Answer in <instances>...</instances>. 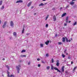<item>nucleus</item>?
<instances>
[{"label":"nucleus","instance_id":"nucleus-1","mask_svg":"<svg viewBox=\"0 0 77 77\" xmlns=\"http://www.w3.org/2000/svg\"><path fill=\"white\" fill-rule=\"evenodd\" d=\"M21 67V65H18V66H16V68H17V72L18 73H20V68Z\"/></svg>","mask_w":77,"mask_h":77},{"label":"nucleus","instance_id":"nucleus-2","mask_svg":"<svg viewBox=\"0 0 77 77\" xmlns=\"http://www.w3.org/2000/svg\"><path fill=\"white\" fill-rule=\"evenodd\" d=\"M7 74H8V75L7 76L8 77H14V75H9L10 73L8 71H7Z\"/></svg>","mask_w":77,"mask_h":77},{"label":"nucleus","instance_id":"nucleus-3","mask_svg":"<svg viewBox=\"0 0 77 77\" xmlns=\"http://www.w3.org/2000/svg\"><path fill=\"white\" fill-rule=\"evenodd\" d=\"M65 66H63L61 67V71L62 72H63L64 71Z\"/></svg>","mask_w":77,"mask_h":77},{"label":"nucleus","instance_id":"nucleus-4","mask_svg":"<svg viewBox=\"0 0 77 77\" xmlns=\"http://www.w3.org/2000/svg\"><path fill=\"white\" fill-rule=\"evenodd\" d=\"M14 22L11 21L10 22V26H11V27H12V26H14Z\"/></svg>","mask_w":77,"mask_h":77},{"label":"nucleus","instance_id":"nucleus-5","mask_svg":"<svg viewBox=\"0 0 77 77\" xmlns=\"http://www.w3.org/2000/svg\"><path fill=\"white\" fill-rule=\"evenodd\" d=\"M59 60H57V63L56 65L57 66H59Z\"/></svg>","mask_w":77,"mask_h":77},{"label":"nucleus","instance_id":"nucleus-6","mask_svg":"<svg viewBox=\"0 0 77 77\" xmlns=\"http://www.w3.org/2000/svg\"><path fill=\"white\" fill-rule=\"evenodd\" d=\"M7 23V21H6L5 22L4 25L3 26V28H5V26L6 25V24Z\"/></svg>","mask_w":77,"mask_h":77},{"label":"nucleus","instance_id":"nucleus-7","mask_svg":"<svg viewBox=\"0 0 77 77\" xmlns=\"http://www.w3.org/2000/svg\"><path fill=\"white\" fill-rule=\"evenodd\" d=\"M53 19L54 21H56V16L54 15L53 17Z\"/></svg>","mask_w":77,"mask_h":77},{"label":"nucleus","instance_id":"nucleus-8","mask_svg":"<svg viewBox=\"0 0 77 77\" xmlns=\"http://www.w3.org/2000/svg\"><path fill=\"white\" fill-rule=\"evenodd\" d=\"M54 69L55 70H57L58 72H60V71L56 67H54Z\"/></svg>","mask_w":77,"mask_h":77},{"label":"nucleus","instance_id":"nucleus-9","mask_svg":"<svg viewBox=\"0 0 77 77\" xmlns=\"http://www.w3.org/2000/svg\"><path fill=\"white\" fill-rule=\"evenodd\" d=\"M23 1L22 0H20L16 2V3H23Z\"/></svg>","mask_w":77,"mask_h":77},{"label":"nucleus","instance_id":"nucleus-10","mask_svg":"<svg viewBox=\"0 0 77 77\" xmlns=\"http://www.w3.org/2000/svg\"><path fill=\"white\" fill-rule=\"evenodd\" d=\"M32 2H30L27 5L28 7H29V6H30V5H31V4H32Z\"/></svg>","mask_w":77,"mask_h":77},{"label":"nucleus","instance_id":"nucleus-11","mask_svg":"<svg viewBox=\"0 0 77 77\" xmlns=\"http://www.w3.org/2000/svg\"><path fill=\"white\" fill-rule=\"evenodd\" d=\"M66 15V13H63V14H62L61 16L62 17H65Z\"/></svg>","mask_w":77,"mask_h":77},{"label":"nucleus","instance_id":"nucleus-12","mask_svg":"<svg viewBox=\"0 0 77 77\" xmlns=\"http://www.w3.org/2000/svg\"><path fill=\"white\" fill-rule=\"evenodd\" d=\"M66 42H70L71 41V40L70 39L68 40V39L66 37Z\"/></svg>","mask_w":77,"mask_h":77},{"label":"nucleus","instance_id":"nucleus-13","mask_svg":"<svg viewBox=\"0 0 77 77\" xmlns=\"http://www.w3.org/2000/svg\"><path fill=\"white\" fill-rule=\"evenodd\" d=\"M75 2H73L72 1L71 2H70V5H74V4Z\"/></svg>","mask_w":77,"mask_h":77},{"label":"nucleus","instance_id":"nucleus-14","mask_svg":"<svg viewBox=\"0 0 77 77\" xmlns=\"http://www.w3.org/2000/svg\"><path fill=\"white\" fill-rule=\"evenodd\" d=\"M49 42H49V40H48L47 42H45V44L46 45H48V43Z\"/></svg>","mask_w":77,"mask_h":77},{"label":"nucleus","instance_id":"nucleus-15","mask_svg":"<svg viewBox=\"0 0 77 77\" xmlns=\"http://www.w3.org/2000/svg\"><path fill=\"white\" fill-rule=\"evenodd\" d=\"M13 35L14 36H15L17 37V33L15 32H14L13 33Z\"/></svg>","mask_w":77,"mask_h":77},{"label":"nucleus","instance_id":"nucleus-16","mask_svg":"<svg viewBox=\"0 0 77 77\" xmlns=\"http://www.w3.org/2000/svg\"><path fill=\"white\" fill-rule=\"evenodd\" d=\"M62 42H65V37L63 38Z\"/></svg>","mask_w":77,"mask_h":77},{"label":"nucleus","instance_id":"nucleus-17","mask_svg":"<svg viewBox=\"0 0 77 77\" xmlns=\"http://www.w3.org/2000/svg\"><path fill=\"white\" fill-rule=\"evenodd\" d=\"M77 25V22H75L73 24V26H74Z\"/></svg>","mask_w":77,"mask_h":77},{"label":"nucleus","instance_id":"nucleus-18","mask_svg":"<svg viewBox=\"0 0 77 77\" xmlns=\"http://www.w3.org/2000/svg\"><path fill=\"white\" fill-rule=\"evenodd\" d=\"M2 3H3V1L1 0L0 2V6L2 5Z\"/></svg>","mask_w":77,"mask_h":77},{"label":"nucleus","instance_id":"nucleus-19","mask_svg":"<svg viewBox=\"0 0 77 77\" xmlns=\"http://www.w3.org/2000/svg\"><path fill=\"white\" fill-rule=\"evenodd\" d=\"M44 4L42 3H41V4L39 5V6H44Z\"/></svg>","mask_w":77,"mask_h":77},{"label":"nucleus","instance_id":"nucleus-20","mask_svg":"<svg viewBox=\"0 0 77 77\" xmlns=\"http://www.w3.org/2000/svg\"><path fill=\"white\" fill-rule=\"evenodd\" d=\"M58 45H62V42H58Z\"/></svg>","mask_w":77,"mask_h":77},{"label":"nucleus","instance_id":"nucleus-21","mask_svg":"<svg viewBox=\"0 0 77 77\" xmlns=\"http://www.w3.org/2000/svg\"><path fill=\"white\" fill-rule=\"evenodd\" d=\"M50 66H48L46 68H47V69L48 70L49 69H50Z\"/></svg>","mask_w":77,"mask_h":77},{"label":"nucleus","instance_id":"nucleus-22","mask_svg":"<svg viewBox=\"0 0 77 77\" xmlns=\"http://www.w3.org/2000/svg\"><path fill=\"white\" fill-rule=\"evenodd\" d=\"M49 17V15H47V16L46 17V19L45 20H47V18H48V17Z\"/></svg>","mask_w":77,"mask_h":77},{"label":"nucleus","instance_id":"nucleus-23","mask_svg":"<svg viewBox=\"0 0 77 77\" xmlns=\"http://www.w3.org/2000/svg\"><path fill=\"white\" fill-rule=\"evenodd\" d=\"M51 69H53L54 68V67H53V65H51Z\"/></svg>","mask_w":77,"mask_h":77},{"label":"nucleus","instance_id":"nucleus-24","mask_svg":"<svg viewBox=\"0 0 77 77\" xmlns=\"http://www.w3.org/2000/svg\"><path fill=\"white\" fill-rule=\"evenodd\" d=\"M24 32V28H23V30L22 31V33H23Z\"/></svg>","mask_w":77,"mask_h":77},{"label":"nucleus","instance_id":"nucleus-25","mask_svg":"<svg viewBox=\"0 0 77 77\" xmlns=\"http://www.w3.org/2000/svg\"><path fill=\"white\" fill-rule=\"evenodd\" d=\"M6 68H8V70H9V66L8 65H6Z\"/></svg>","mask_w":77,"mask_h":77},{"label":"nucleus","instance_id":"nucleus-26","mask_svg":"<svg viewBox=\"0 0 77 77\" xmlns=\"http://www.w3.org/2000/svg\"><path fill=\"white\" fill-rule=\"evenodd\" d=\"M24 52H26V50H23L21 51V53H24Z\"/></svg>","mask_w":77,"mask_h":77},{"label":"nucleus","instance_id":"nucleus-27","mask_svg":"<svg viewBox=\"0 0 77 77\" xmlns=\"http://www.w3.org/2000/svg\"><path fill=\"white\" fill-rule=\"evenodd\" d=\"M4 8H5V7H4V6L3 5L2 6V8H1V9H2V10Z\"/></svg>","mask_w":77,"mask_h":77},{"label":"nucleus","instance_id":"nucleus-28","mask_svg":"<svg viewBox=\"0 0 77 77\" xmlns=\"http://www.w3.org/2000/svg\"><path fill=\"white\" fill-rule=\"evenodd\" d=\"M76 68H77V67H74V68L73 69V71H75V69H76Z\"/></svg>","mask_w":77,"mask_h":77},{"label":"nucleus","instance_id":"nucleus-29","mask_svg":"<svg viewBox=\"0 0 77 77\" xmlns=\"http://www.w3.org/2000/svg\"><path fill=\"white\" fill-rule=\"evenodd\" d=\"M40 45L41 47H44V45H43V44H41Z\"/></svg>","mask_w":77,"mask_h":77},{"label":"nucleus","instance_id":"nucleus-30","mask_svg":"<svg viewBox=\"0 0 77 77\" xmlns=\"http://www.w3.org/2000/svg\"><path fill=\"white\" fill-rule=\"evenodd\" d=\"M51 61H52V63H54V60L53 59V58L52 59Z\"/></svg>","mask_w":77,"mask_h":77},{"label":"nucleus","instance_id":"nucleus-31","mask_svg":"<svg viewBox=\"0 0 77 77\" xmlns=\"http://www.w3.org/2000/svg\"><path fill=\"white\" fill-rule=\"evenodd\" d=\"M46 56L47 57H48V56H49V55L48 54H47L46 55Z\"/></svg>","mask_w":77,"mask_h":77},{"label":"nucleus","instance_id":"nucleus-32","mask_svg":"<svg viewBox=\"0 0 77 77\" xmlns=\"http://www.w3.org/2000/svg\"><path fill=\"white\" fill-rule=\"evenodd\" d=\"M62 56L64 58L65 57V55H63V54H62Z\"/></svg>","mask_w":77,"mask_h":77},{"label":"nucleus","instance_id":"nucleus-33","mask_svg":"<svg viewBox=\"0 0 77 77\" xmlns=\"http://www.w3.org/2000/svg\"><path fill=\"white\" fill-rule=\"evenodd\" d=\"M66 20H68V17H66Z\"/></svg>","mask_w":77,"mask_h":77},{"label":"nucleus","instance_id":"nucleus-34","mask_svg":"<svg viewBox=\"0 0 77 77\" xmlns=\"http://www.w3.org/2000/svg\"><path fill=\"white\" fill-rule=\"evenodd\" d=\"M48 24H46V27H48Z\"/></svg>","mask_w":77,"mask_h":77},{"label":"nucleus","instance_id":"nucleus-35","mask_svg":"<svg viewBox=\"0 0 77 77\" xmlns=\"http://www.w3.org/2000/svg\"><path fill=\"white\" fill-rule=\"evenodd\" d=\"M69 5H67V6L66 7V9H67V8H68V7H69Z\"/></svg>","mask_w":77,"mask_h":77},{"label":"nucleus","instance_id":"nucleus-36","mask_svg":"<svg viewBox=\"0 0 77 77\" xmlns=\"http://www.w3.org/2000/svg\"><path fill=\"white\" fill-rule=\"evenodd\" d=\"M68 20H66V23H68Z\"/></svg>","mask_w":77,"mask_h":77},{"label":"nucleus","instance_id":"nucleus-37","mask_svg":"<svg viewBox=\"0 0 77 77\" xmlns=\"http://www.w3.org/2000/svg\"><path fill=\"white\" fill-rule=\"evenodd\" d=\"M67 25V24L65 23L64 24V26H66Z\"/></svg>","mask_w":77,"mask_h":77},{"label":"nucleus","instance_id":"nucleus-38","mask_svg":"<svg viewBox=\"0 0 77 77\" xmlns=\"http://www.w3.org/2000/svg\"><path fill=\"white\" fill-rule=\"evenodd\" d=\"M38 67H40V66H41V65H40V64H39L38 65Z\"/></svg>","mask_w":77,"mask_h":77},{"label":"nucleus","instance_id":"nucleus-39","mask_svg":"<svg viewBox=\"0 0 77 77\" xmlns=\"http://www.w3.org/2000/svg\"><path fill=\"white\" fill-rule=\"evenodd\" d=\"M20 57H23V55H21Z\"/></svg>","mask_w":77,"mask_h":77},{"label":"nucleus","instance_id":"nucleus-40","mask_svg":"<svg viewBox=\"0 0 77 77\" xmlns=\"http://www.w3.org/2000/svg\"><path fill=\"white\" fill-rule=\"evenodd\" d=\"M42 63H45V62H44V61H42Z\"/></svg>","mask_w":77,"mask_h":77},{"label":"nucleus","instance_id":"nucleus-41","mask_svg":"<svg viewBox=\"0 0 77 77\" xmlns=\"http://www.w3.org/2000/svg\"><path fill=\"white\" fill-rule=\"evenodd\" d=\"M37 60L38 61H39V60H40V59H39V58H38Z\"/></svg>","mask_w":77,"mask_h":77},{"label":"nucleus","instance_id":"nucleus-42","mask_svg":"<svg viewBox=\"0 0 77 77\" xmlns=\"http://www.w3.org/2000/svg\"><path fill=\"white\" fill-rule=\"evenodd\" d=\"M52 10H53V11H54V10H55V8H52Z\"/></svg>","mask_w":77,"mask_h":77},{"label":"nucleus","instance_id":"nucleus-43","mask_svg":"<svg viewBox=\"0 0 77 77\" xmlns=\"http://www.w3.org/2000/svg\"><path fill=\"white\" fill-rule=\"evenodd\" d=\"M30 64V62H29L28 63V65H29Z\"/></svg>","mask_w":77,"mask_h":77},{"label":"nucleus","instance_id":"nucleus-44","mask_svg":"<svg viewBox=\"0 0 77 77\" xmlns=\"http://www.w3.org/2000/svg\"><path fill=\"white\" fill-rule=\"evenodd\" d=\"M68 59H71V57H68Z\"/></svg>","mask_w":77,"mask_h":77},{"label":"nucleus","instance_id":"nucleus-45","mask_svg":"<svg viewBox=\"0 0 77 77\" xmlns=\"http://www.w3.org/2000/svg\"><path fill=\"white\" fill-rule=\"evenodd\" d=\"M55 37H56L57 36V34H56L55 35Z\"/></svg>","mask_w":77,"mask_h":77},{"label":"nucleus","instance_id":"nucleus-46","mask_svg":"<svg viewBox=\"0 0 77 77\" xmlns=\"http://www.w3.org/2000/svg\"><path fill=\"white\" fill-rule=\"evenodd\" d=\"M26 35H29V33H27L26 34Z\"/></svg>","mask_w":77,"mask_h":77},{"label":"nucleus","instance_id":"nucleus-47","mask_svg":"<svg viewBox=\"0 0 77 77\" xmlns=\"http://www.w3.org/2000/svg\"><path fill=\"white\" fill-rule=\"evenodd\" d=\"M23 57H26V55H23Z\"/></svg>","mask_w":77,"mask_h":77},{"label":"nucleus","instance_id":"nucleus-48","mask_svg":"<svg viewBox=\"0 0 77 77\" xmlns=\"http://www.w3.org/2000/svg\"><path fill=\"white\" fill-rule=\"evenodd\" d=\"M65 73L66 74H68V71H65Z\"/></svg>","mask_w":77,"mask_h":77},{"label":"nucleus","instance_id":"nucleus-49","mask_svg":"<svg viewBox=\"0 0 77 77\" xmlns=\"http://www.w3.org/2000/svg\"><path fill=\"white\" fill-rule=\"evenodd\" d=\"M66 49H65V51H64V53H66Z\"/></svg>","mask_w":77,"mask_h":77},{"label":"nucleus","instance_id":"nucleus-50","mask_svg":"<svg viewBox=\"0 0 77 77\" xmlns=\"http://www.w3.org/2000/svg\"><path fill=\"white\" fill-rule=\"evenodd\" d=\"M5 60V58H3L2 59V60Z\"/></svg>","mask_w":77,"mask_h":77},{"label":"nucleus","instance_id":"nucleus-51","mask_svg":"<svg viewBox=\"0 0 77 77\" xmlns=\"http://www.w3.org/2000/svg\"><path fill=\"white\" fill-rule=\"evenodd\" d=\"M2 23V21L0 20V24H1V23Z\"/></svg>","mask_w":77,"mask_h":77},{"label":"nucleus","instance_id":"nucleus-52","mask_svg":"<svg viewBox=\"0 0 77 77\" xmlns=\"http://www.w3.org/2000/svg\"><path fill=\"white\" fill-rule=\"evenodd\" d=\"M60 10H62V8L61 7L60 8Z\"/></svg>","mask_w":77,"mask_h":77},{"label":"nucleus","instance_id":"nucleus-53","mask_svg":"<svg viewBox=\"0 0 77 77\" xmlns=\"http://www.w3.org/2000/svg\"><path fill=\"white\" fill-rule=\"evenodd\" d=\"M33 8H34V7H33V6H32V7H31V8L32 9H33Z\"/></svg>","mask_w":77,"mask_h":77},{"label":"nucleus","instance_id":"nucleus-54","mask_svg":"<svg viewBox=\"0 0 77 77\" xmlns=\"http://www.w3.org/2000/svg\"><path fill=\"white\" fill-rule=\"evenodd\" d=\"M71 64H73V62L72 61L71 63Z\"/></svg>","mask_w":77,"mask_h":77},{"label":"nucleus","instance_id":"nucleus-55","mask_svg":"<svg viewBox=\"0 0 77 77\" xmlns=\"http://www.w3.org/2000/svg\"><path fill=\"white\" fill-rule=\"evenodd\" d=\"M75 0H72V1L73 2L74 1H75Z\"/></svg>","mask_w":77,"mask_h":77},{"label":"nucleus","instance_id":"nucleus-56","mask_svg":"<svg viewBox=\"0 0 77 77\" xmlns=\"http://www.w3.org/2000/svg\"><path fill=\"white\" fill-rule=\"evenodd\" d=\"M71 21H69V23H71Z\"/></svg>","mask_w":77,"mask_h":77},{"label":"nucleus","instance_id":"nucleus-57","mask_svg":"<svg viewBox=\"0 0 77 77\" xmlns=\"http://www.w3.org/2000/svg\"><path fill=\"white\" fill-rule=\"evenodd\" d=\"M71 41H72V38H71Z\"/></svg>","mask_w":77,"mask_h":77},{"label":"nucleus","instance_id":"nucleus-58","mask_svg":"<svg viewBox=\"0 0 77 77\" xmlns=\"http://www.w3.org/2000/svg\"><path fill=\"white\" fill-rule=\"evenodd\" d=\"M43 2L45 1L46 0H42Z\"/></svg>","mask_w":77,"mask_h":77},{"label":"nucleus","instance_id":"nucleus-59","mask_svg":"<svg viewBox=\"0 0 77 77\" xmlns=\"http://www.w3.org/2000/svg\"><path fill=\"white\" fill-rule=\"evenodd\" d=\"M36 13H35L34 15H36Z\"/></svg>","mask_w":77,"mask_h":77},{"label":"nucleus","instance_id":"nucleus-60","mask_svg":"<svg viewBox=\"0 0 77 77\" xmlns=\"http://www.w3.org/2000/svg\"><path fill=\"white\" fill-rule=\"evenodd\" d=\"M66 54V55H68V54L67 53Z\"/></svg>","mask_w":77,"mask_h":77},{"label":"nucleus","instance_id":"nucleus-61","mask_svg":"<svg viewBox=\"0 0 77 77\" xmlns=\"http://www.w3.org/2000/svg\"><path fill=\"white\" fill-rule=\"evenodd\" d=\"M45 5H46L45 3Z\"/></svg>","mask_w":77,"mask_h":77},{"label":"nucleus","instance_id":"nucleus-62","mask_svg":"<svg viewBox=\"0 0 77 77\" xmlns=\"http://www.w3.org/2000/svg\"><path fill=\"white\" fill-rule=\"evenodd\" d=\"M63 29H64V28H63Z\"/></svg>","mask_w":77,"mask_h":77},{"label":"nucleus","instance_id":"nucleus-63","mask_svg":"<svg viewBox=\"0 0 77 77\" xmlns=\"http://www.w3.org/2000/svg\"><path fill=\"white\" fill-rule=\"evenodd\" d=\"M3 76V75H2Z\"/></svg>","mask_w":77,"mask_h":77}]
</instances>
